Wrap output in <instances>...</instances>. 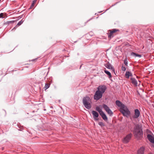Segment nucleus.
Segmentation results:
<instances>
[{"instance_id": "a878e982", "label": "nucleus", "mask_w": 154, "mask_h": 154, "mask_svg": "<svg viewBox=\"0 0 154 154\" xmlns=\"http://www.w3.org/2000/svg\"><path fill=\"white\" fill-rule=\"evenodd\" d=\"M124 64H125V65L126 66H128V61H127V58H126L124 60Z\"/></svg>"}, {"instance_id": "f3484780", "label": "nucleus", "mask_w": 154, "mask_h": 154, "mask_svg": "<svg viewBox=\"0 0 154 154\" xmlns=\"http://www.w3.org/2000/svg\"><path fill=\"white\" fill-rule=\"evenodd\" d=\"M131 55L134 56L135 57H141V55L140 54H138L134 52H132L131 53Z\"/></svg>"}, {"instance_id": "423d86ee", "label": "nucleus", "mask_w": 154, "mask_h": 154, "mask_svg": "<svg viewBox=\"0 0 154 154\" xmlns=\"http://www.w3.org/2000/svg\"><path fill=\"white\" fill-rule=\"evenodd\" d=\"M119 31V30L118 29H113L112 30H109L108 31L110 32H108L107 33V34L108 36V38L111 39L113 37V33Z\"/></svg>"}, {"instance_id": "7c9ffc66", "label": "nucleus", "mask_w": 154, "mask_h": 154, "mask_svg": "<svg viewBox=\"0 0 154 154\" xmlns=\"http://www.w3.org/2000/svg\"><path fill=\"white\" fill-rule=\"evenodd\" d=\"M36 2V1L35 0H34L33 1H32V3H33V4H35V3Z\"/></svg>"}, {"instance_id": "4be33fe9", "label": "nucleus", "mask_w": 154, "mask_h": 154, "mask_svg": "<svg viewBox=\"0 0 154 154\" xmlns=\"http://www.w3.org/2000/svg\"><path fill=\"white\" fill-rule=\"evenodd\" d=\"M106 112L110 116H112L113 114V112H112V111L110 109L108 110V111H107Z\"/></svg>"}, {"instance_id": "20e7f679", "label": "nucleus", "mask_w": 154, "mask_h": 154, "mask_svg": "<svg viewBox=\"0 0 154 154\" xmlns=\"http://www.w3.org/2000/svg\"><path fill=\"white\" fill-rule=\"evenodd\" d=\"M106 87L104 85H101L99 86L97 88V91L103 94L106 89Z\"/></svg>"}, {"instance_id": "412c9836", "label": "nucleus", "mask_w": 154, "mask_h": 154, "mask_svg": "<svg viewBox=\"0 0 154 154\" xmlns=\"http://www.w3.org/2000/svg\"><path fill=\"white\" fill-rule=\"evenodd\" d=\"M104 72L109 76V78H112V75H111V74L109 71L106 70H105Z\"/></svg>"}, {"instance_id": "dca6fc26", "label": "nucleus", "mask_w": 154, "mask_h": 154, "mask_svg": "<svg viewBox=\"0 0 154 154\" xmlns=\"http://www.w3.org/2000/svg\"><path fill=\"white\" fill-rule=\"evenodd\" d=\"M144 148L143 147H142L139 149L137 152V154H143Z\"/></svg>"}, {"instance_id": "f8f14e48", "label": "nucleus", "mask_w": 154, "mask_h": 154, "mask_svg": "<svg viewBox=\"0 0 154 154\" xmlns=\"http://www.w3.org/2000/svg\"><path fill=\"white\" fill-rule=\"evenodd\" d=\"M105 66L108 69H111L115 72V69L109 63H107L105 65Z\"/></svg>"}, {"instance_id": "cd10ccee", "label": "nucleus", "mask_w": 154, "mask_h": 154, "mask_svg": "<svg viewBox=\"0 0 154 154\" xmlns=\"http://www.w3.org/2000/svg\"><path fill=\"white\" fill-rule=\"evenodd\" d=\"M121 69L122 70V71H125L126 69V67L125 66H122V68H121Z\"/></svg>"}, {"instance_id": "39448f33", "label": "nucleus", "mask_w": 154, "mask_h": 154, "mask_svg": "<svg viewBox=\"0 0 154 154\" xmlns=\"http://www.w3.org/2000/svg\"><path fill=\"white\" fill-rule=\"evenodd\" d=\"M103 94L98 91H96L94 95V98L95 100H98L101 98L103 96Z\"/></svg>"}, {"instance_id": "473e14b6", "label": "nucleus", "mask_w": 154, "mask_h": 154, "mask_svg": "<svg viewBox=\"0 0 154 154\" xmlns=\"http://www.w3.org/2000/svg\"><path fill=\"white\" fill-rule=\"evenodd\" d=\"M37 59V58H36L35 59H33L32 60V61H35Z\"/></svg>"}, {"instance_id": "b1692460", "label": "nucleus", "mask_w": 154, "mask_h": 154, "mask_svg": "<svg viewBox=\"0 0 154 154\" xmlns=\"http://www.w3.org/2000/svg\"><path fill=\"white\" fill-rule=\"evenodd\" d=\"M50 84L49 83H46L45 84V86L44 87V88L45 90H46L48 89L50 87Z\"/></svg>"}, {"instance_id": "393cba45", "label": "nucleus", "mask_w": 154, "mask_h": 154, "mask_svg": "<svg viewBox=\"0 0 154 154\" xmlns=\"http://www.w3.org/2000/svg\"><path fill=\"white\" fill-rule=\"evenodd\" d=\"M98 124L101 127L105 126L104 124L102 122H98Z\"/></svg>"}, {"instance_id": "6ab92c4d", "label": "nucleus", "mask_w": 154, "mask_h": 154, "mask_svg": "<svg viewBox=\"0 0 154 154\" xmlns=\"http://www.w3.org/2000/svg\"><path fill=\"white\" fill-rule=\"evenodd\" d=\"M103 106V108L106 112L110 109L109 107L106 104H104Z\"/></svg>"}, {"instance_id": "4468645a", "label": "nucleus", "mask_w": 154, "mask_h": 154, "mask_svg": "<svg viewBox=\"0 0 154 154\" xmlns=\"http://www.w3.org/2000/svg\"><path fill=\"white\" fill-rule=\"evenodd\" d=\"M24 21V20H23V19H22L17 23V24L15 26V27L12 29V30L13 29H15L18 26L21 25L23 23Z\"/></svg>"}, {"instance_id": "2eb2a0df", "label": "nucleus", "mask_w": 154, "mask_h": 154, "mask_svg": "<svg viewBox=\"0 0 154 154\" xmlns=\"http://www.w3.org/2000/svg\"><path fill=\"white\" fill-rule=\"evenodd\" d=\"M100 115L102 116V118L104 121H107L108 120L107 118L105 115V114L103 112L100 114Z\"/></svg>"}, {"instance_id": "72a5a7b5", "label": "nucleus", "mask_w": 154, "mask_h": 154, "mask_svg": "<svg viewBox=\"0 0 154 154\" xmlns=\"http://www.w3.org/2000/svg\"><path fill=\"white\" fill-rule=\"evenodd\" d=\"M77 42V41H75V42H74L75 43V42Z\"/></svg>"}, {"instance_id": "c85d7f7f", "label": "nucleus", "mask_w": 154, "mask_h": 154, "mask_svg": "<svg viewBox=\"0 0 154 154\" xmlns=\"http://www.w3.org/2000/svg\"><path fill=\"white\" fill-rule=\"evenodd\" d=\"M34 5V4H33V3H32L31 5V8H32V7H33Z\"/></svg>"}, {"instance_id": "1a4fd4ad", "label": "nucleus", "mask_w": 154, "mask_h": 154, "mask_svg": "<svg viewBox=\"0 0 154 154\" xmlns=\"http://www.w3.org/2000/svg\"><path fill=\"white\" fill-rule=\"evenodd\" d=\"M116 105L120 108V109H122L125 108V105L124 104L122 103L120 101L117 100L116 101Z\"/></svg>"}, {"instance_id": "aec40b11", "label": "nucleus", "mask_w": 154, "mask_h": 154, "mask_svg": "<svg viewBox=\"0 0 154 154\" xmlns=\"http://www.w3.org/2000/svg\"><path fill=\"white\" fill-rule=\"evenodd\" d=\"M96 109L97 111H98L99 113L100 114L101 113L103 112L102 111L101 109H100V108L98 106H97L96 107Z\"/></svg>"}, {"instance_id": "7ed1b4c3", "label": "nucleus", "mask_w": 154, "mask_h": 154, "mask_svg": "<svg viewBox=\"0 0 154 154\" xmlns=\"http://www.w3.org/2000/svg\"><path fill=\"white\" fill-rule=\"evenodd\" d=\"M120 111L124 116L127 117H128L131 114L130 111L125 106V108H122L121 109H120Z\"/></svg>"}, {"instance_id": "2f4dec72", "label": "nucleus", "mask_w": 154, "mask_h": 154, "mask_svg": "<svg viewBox=\"0 0 154 154\" xmlns=\"http://www.w3.org/2000/svg\"><path fill=\"white\" fill-rule=\"evenodd\" d=\"M130 76H132V74L131 72H130Z\"/></svg>"}, {"instance_id": "f257e3e1", "label": "nucleus", "mask_w": 154, "mask_h": 154, "mask_svg": "<svg viewBox=\"0 0 154 154\" xmlns=\"http://www.w3.org/2000/svg\"><path fill=\"white\" fill-rule=\"evenodd\" d=\"M135 137L137 140L141 139L143 137V132L141 128L138 125H136L133 132Z\"/></svg>"}, {"instance_id": "5701e85b", "label": "nucleus", "mask_w": 154, "mask_h": 154, "mask_svg": "<svg viewBox=\"0 0 154 154\" xmlns=\"http://www.w3.org/2000/svg\"><path fill=\"white\" fill-rule=\"evenodd\" d=\"M130 72L129 71H127L125 74V76H126V78H129L130 76Z\"/></svg>"}, {"instance_id": "9d476101", "label": "nucleus", "mask_w": 154, "mask_h": 154, "mask_svg": "<svg viewBox=\"0 0 154 154\" xmlns=\"http://www.w3.org/2000/svg\"><path fill=\"white\" fill-rule=\"evenodd\" d=\"M148 139L150 142L154 143V137L150 134H148L147 136Z\"/></svg>"}, {"instance_id": "ddd939ff", "label": "nucleus", "mask_w": 154, "mask_h": 154, "mask_svg": "<svg viewBox=\"0 0 154 154\" xmlns=\"http://www.w3.org/2000/svg\"><path fill=\"white\" fill-rule=\"evenodd\" d=\"M131 82L133 85H134L135 86H137V82L134 78H131Z\"/></svg>"}, {"instance_id": "c756f323", "label": "nucleus", "mask_w": 154, "mask_h": 154, "mask_svg": "<svg viewBox=\"0 0 154 154\" xmlns=\"http://www.w3.org/2000/svg\"><path fill=\"white\" fill-rule=\"evenodd\" d=\"M14 20H12V21H10L9 22V23H14Z\"/></svg>"}, {"instance_id": "a211bd4d", "label": "nucleus", "mask_w": 154, "mask_h": 154, "mask_svg": "<svg viewBox=\"0 0 154 154\" xmlns=\"http://www.w3.org/2000/svg\"><path fill=\"white\" fill-rule=\"evenodd\" d=\"M103 106V108L106 112L110 109L109 107L106 104H104Z\"/></svg>"}, {"instance_id": "9b49d317", "label": "nucleus", "mask_w": 154, "mask_h": 154, "mask_svg": "<svg viewBox=\"0 0 154 154\" xmlns=\"http://www.w3.org/2000/svg\"><path fill=\"white\" fill-rule=\"evenodd\" d=\"M92 112L93 115V118L94 119V120H97L98 119H96V118L98 116V113L97 112L94 110L92 111Z\"/></svg>"}, {"instance_id": "f03ea898", "label": "nucleus", "mask_w": 154, "mask_h": 154, "mask_svg": "<svg viewBox=\"0 0 154 154\" xmlns=\"http://www.w3.org/2000/svg\"><path fill=\"white\" fill-rule=\"evenodd\" d=\"M83 103L85 107L87 109H90L91 107V100L88 96L83 97L82 100Z\"/></svg>"}, {"instance_id": "bb28decb", "label": "nucleus", "mask_w": 154, "mask_h": 154, "mask_svg": "<svg viewBox=\"0 0 154 154\" xmlns=\"http://www.w3.org/2000/svg\"><path fill=\"white\" fill-rule=\"evenodd\" d=\"M4 15L3 13H1L0 14V17L2 18H4L5 17L4 16Z\"/></svg>"}, {"instance_id": "0eeeda50", "label": "nucleus", "mask_w": 154, "mask_h": 154, "mask_svg": "<svg viewBox=\"0 0 154 154\" xmlns=\"http://www.w3.org/2000/svg\"><path fill=\"white\" fill-rule=\"evenodd\" d=\"M140 115V112L139 110L136 109L134 110V114L132 118L134 119H136L138 118Z\"/></svg>"}, {"instance_id": "6e6552de", "label": "nucleus", "mask_w": 154, "mask_h": 154, "mask_svg": "<svg viewBox=\"0 0 154 154\" xmlns=\"http://www.w3.org/2000/svg\"><path fill=\"white\" fill-rule=\"evenodd\" d=\"M132 136L131 134H130L127 135L125 137L123 140V141L124 143H127L129 142L131 139Z\"/></svg>"}]
</instances>
